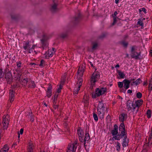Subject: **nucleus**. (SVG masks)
Segmentation results:
<instances>
[{
  "mask_svg": "<svg viewBox=\"0 0 152 152\" xmlns=\"http://www.w3.org/2000/svg\"><path fill=\"white\" fill-rule=\"evenodd\" d=\"M84 71V67L82 65L79 66L77 72V78L78 81L77 84L74 89V94H77L80 89V87L82 85L83 80L82 79L83 73Z\"/></svg>",
  "mask_w": 152,
  "mask_h": 152,
  "instance_id": "nucleus-1",
  "label": "nucleus"
},
{
  "mask_svg": "<svg viewBox=\"0 0 152 152\" xmlns=\"http://www.w3.org/2000/svg\"><path fill=\"white\" fill-rule=\"evenodd\" d=\"M137 47L135 45H133L131 47V56L132 58H134L137 59L139 58V56L140 55L141 52L139 53L136 52Z\"/></svg>",
  "mask_w": 152,
  "mask_h": 152,
  "instance_id": "nucleus-2",
  "label": "nucleus"
},
{
  "mask_svg": "<svg viewBox=\"0 0 152 152\" xmlns=\"http://www.w3.org/2000/svg\"><path fill=\"white\" fill-rule=\"evenodd\" d=\"M127 107L129 110H133V112L136 113L138 111V108L135 107L134 104H133L132 101L130 100H128L127 101Z\"/></svg>",
  "mask_w": 152,
  "mask_h": 152,
  "instance_id": "nucleus-3",
  "label": "nucleus"
},
{
  "mask_svg": "<svg viewBox=\"0 0 152 152\" xmlns=\"http://www.w3.org/2000/svg\"><path fill=\"white\" fill-rule=\"evenodd\" d=\"M106 91V89L105 88H102L101 89L97 88L96 91V93L92 94L93 98H95L96 96H99L101 95L104 94Z\"/></svg>",
  "mask_w": 152,
  "mask_h": 152,
  "instance_id": "nucleus-4",
  "label": "nucleus"
},
{
  "mask_svg": "<svg viewBox=\"0 0 152 152\" xmlns=\"http://www.w3.org/2000/svg\"><path fill=\"white\" fill-rule=\"evenodd\" d=\"M78 145L77 141H75L72 144H70L68 145L67 149L69 150H73L75 151Z\"/></svg>",
  "mask_w": 152,
  "mask_h": 152,
  "instance_id": "nucleus-5",
  "label": "nucleus"
},
{
  "mask_svg": "<svg viewBox=\"0 0 152 152\" xmlns=\"http://www.w3.org/2000/svg\"><path fill=\"white\" fill-rule=\"evenodd\" d=\"M9 115H4L3 117L2 123L3 124L4 126L7 128L9 123Z\"/></svg>",
  "mask_w": 152,
  "mask_h": 152,
  "instance_id": "nucleus-6",
  "label": "nucleus"
},
{
  "mask_svg": "<svg viewBox=\"0 0 152 152\" xmlns=\"http://www.w3.org/2000/svg\"><path fill=\"white\" fill-rule=\"evenodd\" d=\"M77 133L79 136V140L81 142H84V132L83 130L80 128L77 129Z\"/></svg>",
  "mask_w": 152,
  "mask_h": 152,
  "instance_id": "nucleus-7",
  "label": "nucleus"
},
{
  "mask_svg": "<svg viewBox=\"0 0 152 152\" xmlns=\"http://www.w3.org/2000/svg\"><path fill=\"white\" fill-rule=\"evenodd\" d=\"M53 3L51 6L50 10L52 12H54L57 10V6L58 5V0H53Z\"/></svg>",
  "mask_w": 152,
  "mask_h": 152,
  "instance_id": "nucleus-8",
  "label": "nucleus"
},
{
  "mask_svg": "<svg viewBox=\"0 0 152 152\" xmlns=\"http://www.w3.org/2000/svg\"><path fill=\"white\" fill-rule=\"evenodd\" d=\"M99 77V75L97 73H94L91 78V82L92 83H94L97 79Z\"/></svg>",
  "mask_w": 152,
  "mask_h": 152,
  "instance_id": "nucleus-9",
  "label": "nucleus"
},
{
  "mask_svg": "<svg viewBox=\"0 0 152 152\" xmlns=\"http://www.w3.org/2000/svg\"><path fill=\"white\" fill-rule=\"evenodd\" d=\"M52 50H49L48 53L46 54L45 56L46 58H49V57H52L55 52V49L54 48H52Z\"/></svg>",
  "mask_w": 152,
  "mask_h": 152,
  "instance_id": "nucleus-10",
  "label": "nucleus"
},
{
  "mask_svg": "<svg viewBox=\"0 0 152 152\" xmlns=\"http://www.w3.org/2000/svg\"><path fill=\"white\" fill-rule=\"evenodd\" d=\"M119 129L120 131H121V134H122V135L126 134L125 125L123 122H122V123L121 124L119 127Z\"/></svg>",
  "mask_w": 152,
  "mask_h": 152,
  "instance_id": "nucleus-11",
  "label": "nucleus"
},
{
  "mask_svg": "<svg viewBox=\"0 0 152 152\" xmlns=\"http://www.w3.org/2000/svg\"><path fill=\"white\" fill-rule=\"evenodd\" d=\"M47 39L46 38L43 37V38L41 40V41L42 43V47L44 49H46L48 47V43L46 42Z\"/></svg>",
  "mask_w": 152,
  "mask_h": 152,
  "instance_id": "nucleus-12",
  "label": "nucleus"
},
{
  "mask_svg": "<svg viewBox=\"0 0 152 152\" xmlns=\"http://www.w3.org/2000/svg\"><path fill=\"white\" fill-rule=\"evenodd\" d=\"M127 115L126 114L124 113L121 114L119 116V120L122 122H123L124 121L126 120L127 118Z\"/></svg>",
  "mask_w": 152,
  "mask_h": 152,
  "instance_id": "nucleus-13",
  "label": "nucleus"
},
{
  "mask_svg": "<svg viewBox=\"0 0 152 152\" xmlns=\"http://www.w3.org/2000/svg\"><path fill=\"white\" fill-rule=\"evenodd\" d=\"M124 83V88L127 89L129 87V84L131 82V81H129L126 79H125L123 81Z\"/></svg>",
  "mask_w": 152,
  "mask_h": 152,
  "instance_id": "nucleus-14",
  "label": "nucleus"
},
{
  "mask_svg": "<svg viewBox=\"0 0 152 152\" xmlns=\"http://www.w3.org/2000/svg\"><path fill=\"white\" fill-rule=\"evenodd\" d=\"M52 86L50 85L47 89V96L48 98H50L52 95Z\"/></svg>",
  "mask_w": 152,
  "mask_h": 152,
  "instance_id": "nucleus-15",
  "label": "nucleus"
},
{
  "mask_svg": "<svg viewBox=\"0 0 152 152\" xmlns=\"http://www.w3.org/2000/svg\"><path fill=\"white\" fill-rule=\"evenodd\" d=\"M5 78L8 82L11 81L12 79L11 73L10 72L6 73Z\"/></svg>",
  "mask_w": 152,
  "mask_h": 152,
  "instance_id": "nucleus-16",
  "label": "nucleus"
},
{
  "mask_svg": "<svg viewBox=\"0 0 152 152\" xmlns=\"http://www.w3.org/2000/svg\"><path fill=\"white\" fill-rule=\"evenodd\" d=\"M98 113L99 118L102 119L104 117L105 110H97Z\"/></svg>",
  "mask_w": 152,
  "mask_h": 152,
  "instance_id": "nucleus-17",
  "label": "nucleus"
},
{
  "mask_svg": "<svg viewBox=\"0 0 152 152\" xmlns=\"http://www.w3.org/2000/svg\"><path fill=\"white\" fill-rule=\"evenodd\" d=\"M105 110L104 104L102 102H99L98 104L97 110Z\"/></svg>",
  "mask_w": 152,
  "mask_h": 152,
  "instance_id": "nucleus-18",
  "label": "nucleus"
},
{
  "mask_svg": "<svg viewBox=\"0 0 152 152\" xmlns=\"http://www.w3.org/2000/svg\"><path fill=\"white\" fill-rule=\"evenodd\" d=\"M105 110L104 104L102 102H99L98 104L97 110Z\"/></svg>",
  "mask_w": 152,
  "mask_h": 152,
  "instance_id": "nucleus-19",
  "label": "nucleus"
},
{
  "mask_svg": "<svg viewBox=\"0 0 152 152\" xmlns=\"http://www.w3.org/2000/svg\"><path fill=\"white\" fill-rule=\"evenodd\" d=\"M114 129L111 132V134L113 136L116 135L118 133V127L117 125L115 124L114 126Z\"/></svg>",
  "mask_w": 152,
  "mask_h": 152,
  "instance_id": "nucleus-20",
  "label": "nucleus"
},
{
  "mask_svg": "<svg viewBox=\"0 0 152 152\" xmlns=\"http://www.w3.org/2000/svg\"><path fill=\"white\" fill-rule=\"evenodd\" d=\"M29 43L30 42L29 41L24 42L23 48L25 50H28L29 49L30 47Z\"/></svg>",
  "mask_w": 152,
  "mask_h": 152,
  "instance_id": "nucleus-21",
  "label": "nucleus"
},
{
  "mask_svg": "<svg viewBox=\"0 0 152 152\" xmlns=\"http://www.w3.org/2000/svg\"><path fill=\"white\" fill-rule=\"evenodd\" d=\"M142 100L141 99L138 100L136 101L134 104L135 107H137L138 109L139 107L142 104Z\"/></svg>",
  "mask_w": 152,
  "mask_h": 152,
  "instance_id": "nucleus-22",
  "label": "nucleus"
},
{
  "mask_svg": "<svg viewBox=\"0 0 152 152\" xmlns=\"http://www.w3.org/2000/svg\"><path fill=\"white\" fill-rule=\"evenodd\" d=\"M9 149V148L8 146L7 145L5 144L1 149L0 152H8Z\"/></svg>",
  "mask_w": 152,
  "mask_h": 152,
  "instance_id": "nucleus-23",
  "label": "nucleus"
},
{
  "mask_svg": "<svg viewBox=\"0 0 152 152\" xmlns=\"http://www.w3.org/2000/svg\"><path fill=\"white\" fill-rule=\"evenodd\" d=\"M127 136L126 134L124 135V142L122 144V146L124 147H126L128 145V142L126 140Z\"/></svg>",
  "mask_w": 152,
  "mask_h": 152,
  "instance_id": "nucleus-24",
  "label": "nucleus"
},
{
  "mask_svg": "<svg viewBox=\"0 0 152 152\" xmlns=\"http://www.w3.org/2000/svg\"><path fill=\"white\" fill-rule=\"evenodd\" d=\"M34 148V146L31 142H30L29 143L28 148V152H33V149Z\"/></svg>",
  "mask_w": 152,
  "mask_h": 152,
  "instance_id": "nucleus-25",
  "label": "nucleus"
},
{
  "mask_svg": "<svg viewBox=\"0 0 152 152\" xmlns=\"http://www.w3.org/2000/svg\"><path fill=\"white\" fill-rule=\"evenodd\" d=\"M28 82V79L27 78H25L23 79V80L20 81V83L22 85L25 86L27 85Z\"/></svg>",
  "mask_w": 152,
  "mask_h": 152,
  "instance_id": "nucleus-26",
  "label": "nucleus"
},
{
  "mask_svg": "<svg viewBox=\"0 0 152 152\" xmlns=\"http://www.w3.org/2000/svg\"><path fill=\"white\" fill-rule=\"evenodd\" d=\"M28 87H31V88H34L36 85L34 83V81H31L30 82L28 83Z\"/></svg>",
  "mask_w": 152,
  "mask_h": 152,
  "instance_id": "nucleus-27",
  "label": "nucleus"
},
{
  "mask_svg": "<svg viewBox=\"0 0 152 152\" xmlns=\"http://www.w3.org/2000/svg\"><path fill=\"white\" fill-rule=\"evenodd\" d=\"M81 18V15L80 13H79L74 18V20L75 23L78 21Z\"/></svg>",
  "mask_w": 152,
  "mask_h": 152,
  "instance_id": "nucleus-28",
  "label": "nucleus"
},
{
  "mask_svg": "<svg viewBox=\"0 0 152 152\" xmlns=\"http://www.w3.org/2000/svg\"><path fill=\"white\" fill-rule=\"evenodd\" d=\"M92 48L93 50H95L96 49L98 46V43L96 42H94L92 43Z\"/></svg>",
  "mask_w": 152,
  "mask_h": 152,
  "instance_id": "nucleus-29",
  "label": "nucleus"
},
{
  "mask_svg": "<svg viewBox=\"0 0 152 152\" xmlns=\"http://www.w3.org/2000/svg\"><path fill=\"white\" fill-rule=\"evenodd\" d=\"M117 72L121 78H123L124 77L125 75L123 72H121L119 70H118Z\"/></svg>",
  "mask_w": 152,
  "mask_h": 152,
  "instance_id": "nucleus-30",
  "label": "nucleus"
},
{
  "mask_svg": "<svg viewBox=\"0 0 152 152\" xmlns=\"http://www.w3.org/2000/svg\"><path fill=\"white\" fill-rule=\"evenodd\" d=\"M123 137H124V135H122V134H120L117 135L115 136V137H114L113 138H115V139L117 140H119L120 139Z\"/></svg>",
  "mask_w": 152,
  "mask_h": 152,
  "instance_id": "nucleus-31",
  "label": "nucleus"
},
{
  "mask_svg": "<svg viewBox=\"0 0 152 152\" xmlns=\"http://www.w3.org/2000/svg\"><path fill=\"white\" fill-rule=\"evenodd\" d=\"M141 82V81L140 80V78H138L137 79L136 81H134L133 82V83L136 86L139 85L140 82Z\"/></svg>",
  "mask_w": 152,
  "mask_h": 152,
  "instance_id": "nucleus-32",
  "label": "nucleus"
},
{
  "mask_svg": "<svg viewBox=\"0 0 152 152\" xmlns=\"http://www.w3.org/2000/svg\"><path fill=\"white\" fill-rule=\"evenodd\" d=\"M90 139L89 134L88 133H86L85 136L84 137V140L85 142L86 141H88Z\"/></svg>",
  "mask_w": 152,
  "mask_h": 152,
  "instance_id": "nucleus-33",
  "label": "nucleus"
},
{
  "mask_svg": "<svg viewBox=\"0 0 152 152\" xmlns=\"http://www.w3.org/2000/svg\"><path fill=\"white\" fill-rule=\"evenodd\" d=\"M148 88L149 91H151L152 90V77L151 78V80L150 81Z\"/></svg>",
  "mask_w": 152,
  "mask_h": 152,
  "instance_id": "nucleus-34",
  "label": "nucleus"
},
{
  "mask_svg": "<svg viewBox=\"0 0 152 152\" xmlns=\"http://www.w3.org/2000/svg\"><path fill=\"white\" fill-rule=\"evenodd\" d=\"M152 144V137H149L148 139V145L150 146Z\"/></svg>",
  "mask_w": 152,
  "mask_h": 152,
  "instance_id": "nucleus-35",
  "label": "nucleus"
},
{
  "mask_svg": "<svg viewBox=\"0 0 152 152\" xmlns=\"http://www.w3.org/2000/svg\"><path fill=\"white\" fill-rule=\"evenodd\" d=\"M58 96V94H55L54 96V99L53 100V103L54 104H56V101L57 100V98Z\"/></svg>",
  "mask_w": 152,
  "mask_h": 152,
  "instance_id": "nucleus-36",
  "label": "nucleus"
},
{
  "mask_svg": "<svg viewBox=\"0 0 152 152\" xmlns=\"http://www.w3.org/2000/svg\"><path fill=\"white\" fill-rule=\"evenodd\" d=\"M121 44L125 48H126L128 45V43L124 41H122L121 42Z\"/></svg>",
  "mask_w": 152,
  "mask_h": 152,
  "instance_id": "nucleus-37",
  "label": "nucleus"
},
{
  "mask_svg": "<svg viewBox=\"0 0 152 152\" xmlns=\"http://www.w3.org/2000/svg\"><path fill=\"white\" fill-rule=\"evenodd\" d=\"M15 92L13 90H10V97H14L15 96Z\"/></svg>",
  "mask_w": 152,
  "mask_h": 152,
  "instance_id": "nucleus-38",
  "label": "nucleus"
},
{
  "mask_svg": "<svg viewBox=\"0 0 152 152\" xmlns=\"http://www.w3.org/2000/svg\"><path fill=\"white\" fill-rule=\"evenodd\" d=\"M142 20H141V19H140L139 20V21L137 22V24H139L140 26H143V23Z\"/></svg>",
  "mask_w": 152,
  "mask_h": 152,
  "instance_id": "nucleus-39",
  "label": "nucleus"
},
{
  "mask_svg": "<svg viewBox=\"0 0 152 152\" xmlns=\"http://www.w3.org/2000/svg\"><path fill=\"white\" fill-rule=\"evenodd\" d=\"M146 114H147V117L148 118H150L151 116V111L150 110H148Z\"/></svg>",
  "mask_w": 152,
  "mask_h": 152,
  "instance_id": "nucleus-40",
  "label": "nucleus"
},
{
  "mask_svg": "<svg viewBox=\"0 0 152 152\" xmlns=\"http://www.w3.org/2000/svg\"><path fill=\"white\" fill-rule=\"evenodd\" d=\"M60 36L61 38L64 39L66 37L67 35L66 34L63 33L61 34Z\"/></svg>",
  "mask_w": 152,
  "mask_h": 152,
  "instance_id": "nucleus-41",
  "label": "nucleus"
},
{
  "mask_svg": "<svg viewBox=\"0 0 152 152\" xmlns=\"http://www.w3.org/2000/svg\"><path fill=\"white\" fill-rule=\"evenodd\" d=\"M142 94L140 92H138L136 94V96L138 98H141L142 97Z\"/></svg>",
  "mask_w": 152,
  "mask_h": 152,
  "instance_id": "nucleus-42",
  "label": "nucleus"
},
{
  "mask_svg": "<svg viewBox=\"0 0 152 152\" xmlns=\"http://www.w3.org/2000/svg\"><path fill=\"white\" fill-rule=\"evenodd\" d=\"M118 87L120 88H122L123 86V83L122 82H119L118 83Z\"/></svg>",
  "mask_w": 152,
  "mask_h": 152,
  "instance_id": "nucleus-43",
  "label": "nucleus"
},
{
  "mask_svg": "<svg viewBox=\"0 0 152 152\" xmlns=\"http://www.w3.org/2000/svg\"><path fill=\"white\" fill-rule=\"evenodd\" d=\"M62 88V86L61 85H59L58 88L57 90V92L58 93H60L61 92V90Z\"/></svg>",
  "mask_w": 152,
  "mask_h": 152,
  "instance_id": "nucleus-44",
  "label": "nucleus"
},
{
  "mask_svg": "<svg viewBox=\"0 0 152 152\" xmlns=\"http://www.w3.org/2000/svg\"><path fill=\"white\" fill-rule=\"evenodd\" d=\"M113 23H112V25H114L116 23L117 21V17L115 16H113Z\"/></svg>",
  "mask_w": 152,
  "mask_h": 152,
  "instance_id": "nucleus-45",
  "label": "nucleus"
},
{
  "mask_svg": "<svg viewBox=\"0 0 152 152\" xmlns=\"http://www.w3.org/2000/svg\"><path fill=\"white\" fill-rule=\"evenodd\" d=\"M93 117L95 121H98V118L97 115L96 113H94L93 114Z\"/></svg>",
  "mask_w": 152,
  "mask_h": 152,
  "instance_id": "nucleus-46",
  "label": "nucleus"
},
{
  "mask_svg": "<svg viewBox=\"0 0 152 152\" xmlns=\"http://www.w3.org/2000/svg\"><path fill=\"white\" fill-rule=\"evenodd\" d=\"M16 64L18 67L20 68L21 67V63L20 61L17 62H16Z\"/></svg>",
  "mask_w": 152,
  "mask_h": 152,
  "instance_id": "nucleus-47",
  "label": "nucleus"
},
{
  "mask_svg": "<svg viewBox=\"0 0 152 152\" xmlns=\"http://www.w3.org/2000/svg\"><path fill=\"white\" fill-rule=\"evenodd\" d=\"M116 149L118 151H119L120 149V143L118 142H117L116 145Z\"/></svg>",
  "mask_w": 152,
  "mask_h": 152,
  "instance_id": "nucleus-48",
  "label": "nucleus"
},
{
  "mask_svg": "<svg viewBox=\"0 0 152 152\" xmlns=\"http://www.w3.org/2000/svg\"><path fill=\"white\" fill-rule=\"evenodd\" d=\"M106 36V34L105 33H104L102 34V35L100 36L99 38L100 39H103Z\"/></svg>",
  "mask_w": 152,
  "mask_h": 152,
  "instance_id": "nucleus-49",
  "label": "nucleus"
},
{
  "mask_svg": "<svg viewBox=\"0 0 152 152\" xmlns=\"http://www.w3.org/2000/svg\"><path fill=\"white\" fill-rule=\"evenodd\" d=\"M45 63V61L43 60H42L40 62V63L39 66H42L43 65V64Z\"/></svg>",
  "mask_w": 152,
  "mask_h": 152,
  "instance_id": "nucleus-50",
  "label": "nucleus"
},
{
  "mask_svg": "<svg viewBox=\"0 0 152 152\" xmlns=\"http://www.w3.org/2000/svg\"><path fill=\"white\" fill-rule=\"evenodd\" d=\"M4 75V74L2 71V70L0 69V78H2Z\"/></svg>",
  "mask_w": 152,
  "mask_h": 152,
  "instance_id": "nucleus-51",
  "label": "nucleus"
},
{
  "mask_svg": "<svg viewBox=\"0 0 152 152\" xmlns=\"http://www.w3.org/2000/svg\"><path fill=\"white\" fill-rule=\"evenodd\" d=\"M11 18L13 19H15L17 18V17L14 14H11Z\"/></svg>",
  "mask_w": 152,
  "mask_h": 152,
  "instance_id": "nucleus-52",
  "label": "nucleus"
},
{
  "mask_svg": "<svg viewBox=\"0 0 152 152\" xmlns=\"http://www.w3.org/2000/svg\"><path fill=\"white\" fill-rule=\"evenodd\" d=\"M65 81V80L64 79H63L62 80H61V81L60 84L59 85H61L63 86V85H64Z\"/></svg>",
  "mask_w": 152,
  "mask_h": 152,
  "instance_id": "nucleus-53",
  "label": "nucleus"
},
{
  "mask_svg": "<svg viewBox=\"0 0 152 152\" xmlns=\"http://www.w3.org/2000/svg\"><path fill=\"white\" fill-rule=\"evenodd\" d=\"M14 100V97H10L9 99V100L10 102H12Z\"/></svg>",
  "mask_w": 152,
  "mask_h": 152,
  "instance_id": "nucleus-54",
  "label": "nucleus"
},
{
  "mask_svg": "<svg viewBox=\"0 0 152 152\" xmlns=\"http://www.w3.org/2000/svg\"><path fill=\"white\" fill-rule=\"evenodd\" d=\"M20 75L18 74V77L16 79V80L19 81L20 80Z\"/></svg>",
  "mask_w": 152,
  "mask_h": 152,
  "instance_id": "nucleus-55",
  "label": "nucleus"
},
{
  "mask_svg": "<svg viewBox=\"0 0 152 152\" xmlns=\"http://www.w3.org/2000/svg\"><path fill=\"white\" fill-rule=\"evenodd\" d=\"M29 49V51H28L29 53H31L33 52V49L32 48H31L30 49Z\"/></svg>",
  "mask_w": 152,
  "mask_h": 152,
  "instance_id": "nucleus-56",
  "label": "nucleus"
},
{
  "mask_svg": "<svg viewBox=\"0 0 152 152\" xmlns=\"http://www.w3.org/2000/svg\"><path fill=\"white\" fill-rule=\"evenodd\" d=\"M31 119H30V121H31V122H33L34 121V118H33V117L32 116H31Z\"/></svg>",
  "mask_w": 152,
  "mask_h": 152,
  "instance_id": "nucleus-57",
  "label": "nucleus"
},
{
  "mask_svg": "<svg viewBox=\"0 0 152 152\" xmlns=\"http://www.w3.org/2000/svg\"><path fill=\"white\" fill-rule=\"evenodd\" d=\"M23 129H21L20 131V134H22L23 133Z\"/></svg>",
  "mask_w": 152,
  "mask_h": 152,
  "instance_id": "nucleus-58",
  "label": "nucleus"
},
{
  "mask_svg": "<svg viewBox=\"0 0 152 152\" xmlns=\"http://www.w3.org/2000/svg\"><path fill=\"white\" fill-rule=\"evenodd\" d=\"M142 11H143V12H144L145 13H146V10L145 8H142Z\"/></svg>",
  "mask_w": 152,
  "mask_h": 152,
  "instance_id": "nucleus-59",
  "label": "nucleus"
},
{
  "mask_svg": "<svg viewBox=\"0 0 152 152\" xmlns=\"http://www.w3.org/2000/svg\"><path fill=\"white\" fill-rule=\"evenodd\" d=\"M132 93V91L131 90H128L127 91V93L129 94H131Z\"/></svg>",
  "mask_w": 152,
  "mask_h": 152,
  "instance_id": "nucleus-60",
  "label": "nucleus"
},
{
  "mask_svg": "<svg viewBox=\"0 0 152 152\" xmlns=\"http://www.w3.org/2000/svg\"><path fill=\"white\" fill-rule=\"evenodd\" d=\"M117 14H118V13L116 11L114 13V15H113V16L116 17V16Z\"/></svg>",
  "mask_w": 152,
  "mask_h": 152,
  "instance_id": "nucleus-61",
  "label": "nucleus"
},
{
  "mask_svg": "<svg viewBox=\"0 0 152 152\" xmlns=\"http://www.w3.org/2000/svg\"><path fill=\"white\" fill-rule=\"evenodd\" d=\"M54 104V108L55 109H57L58 108V106L57 105H55L56 104Z\"/></svg>",
  "mask_w": 152,
  "mask_h": 152,
  "instance_id": "nucleus-62",
  "label": "nucleus"
},
{
  "mask_svg": "<svg viewBox=\"0 0 152 152\" xmlns=\"http://www.w3.org/2000/svg\"><path fill=\"white\" fill-rule=\"evenodd\" d=\"M75 151H74L73 150H69L67 149V152H75Z\"/></svg>",
  "mask_w": 152,
  "mask_h": 152,
  "instance_id": "nucleus-63",
  "label": "nucleus"
},
{
  "mask_svg": "<svg viewBox=\"0 0 152 152\" xmlns=\"http://www.w3.org/2000/svg\"><path fill=\"white\" fill-rule=\"evenodd\" d=\"M149 137H152V132H151V133H150Z\"/></svg>",
  "mask_w": 152,
  "mask_h": 152,
  "instance_id": "nucleus-64",
  "label": "nucleus"
}]
</instances>
